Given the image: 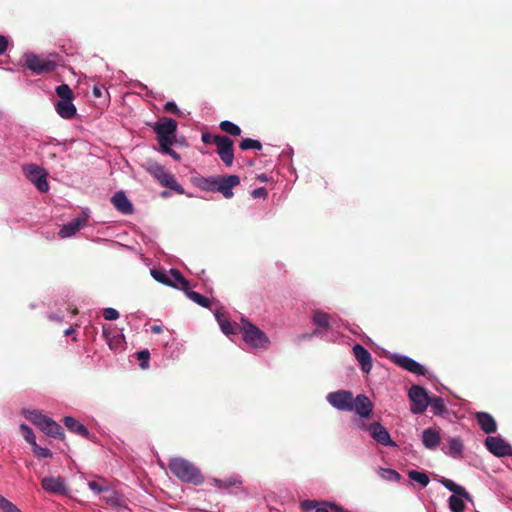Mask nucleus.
<instances>
[{"instance_id": "7c9ffc66", "label": "nucleus", "mask_w": 512, "mask_h": 512, "mask_svg": "<svg viewBox=\"0 0 512 512\" xmlns=\"http://www.w3.org/2000/svg\"><path fill=\"white\" fill-rule=\"evenodd\" d=\"M219 127L223 132L232 136H239L242 132L238 125L228 120L222 121Z\"/></svg>"}, {"instance_id": "bf43d9fd", "label": "nucleus", "mask_w": 512, "mask_h": 512, "mask_svg": "<svg viewBox=\"0 0 512 512\" xmlns=\"http://www.w3.org/2000/svg\"><path fill=\"white\" fill-rule=\"evenodd\" d=\"M258 180H260L261 182H266L268 180V177L266 174H261L258 176Z\"/></svg>"}, {"instance_id": "69168bd1", "label": "nucleus", "mask_w": 512, "mask_h": 512, "mask_svg": "<svg viewBox=\"0 0 512 512\" xmlns=\"http://www.w3.org/2000/svg\"><path fill=\"white\" fill-rule=\"evenodd\" d=\"M318 333H319V330H315V331L313 332V335H317Z\"/></svg>"}, {"instance_id": "c03bdc74", "label": "nucleus", "mask_w": 512, "mask_h": 512, "mask_svg": "<svg viewBox=\"0 0 512 512\" xmlns=\"http://www.w3.org/2000/svg\"><path fill=\"white\" fill-rule=\"evenodd\" d=\"M157 141L159 143L161 152H163L164 154L170 153V151L172 150L171 146L175 143V140H169V139H165V141L164 140H157Z\"/></svg>"}, {"instance_id": "c85d7f7f", "label": "nucleus", "mask_w": 512, "mask_h": 512, "mask_svg": "<svg viewBox=\"0 0 512 512\" xmlns=\"http://www.w3.org/2000/svg\"><path fill=\"white\" fill-rule=\"evenodd\" d=\"M431 407L432 412L435 415H442L446 411V406L441 397H432L429 398V405Z\"/></svg>"}, {"instance_id": "cd10ccee", "label": "nucleus", "mask_w": 512, "mask_h": 512, "mask_svg": "<svg viewBox=\"0 0 512 512\" xmlns=\"http://www.w3.org/2000/svg\"><path fill=\"white\" fill-rule=\"evenodd\" d=\"M185 293L190 300L197 303L201 307H204V308L210 307V304H211L210 300L207 297L201 295L200 293L191 291L190 289L185 291Z\"/></svg>"}, {"instance_id": "e2e57ef3", "label": "nucleus", "mask_w": 512, "mask_h": 512, "mask_svg": "<svg viewBox=\"0 0 512 512\" xmlns=\"http://www.w3.org/2000/svg\"><path fill=\"white\" fill-rule=\"evenodd\" d=\"M72 314H73V315L78 314V309H77V308H74V309L72 310Z\"/></svg>"}, {"instance_id": "ddd939ff", "label": "nucleus", "mask_w": 512, "mask_h": 512, "mask_svg": "<svg viewBox=\"0 0 512 512\" xmlns=\"http://www.w3.org/2000/svg\"><path fill=\"white\" fill-rule=\"evenodd\" d=\"M42 488L48 492L58 495H66L68 489L63 477H44L41 481Z\"/></svg>"}, {"instance_id": "e433bc0d", "label": "nucleus", "mask_w": 512, "mask_h": 512, "mask_svg": "<svg viewBox=\"0 0 512 512\" xmlns=\"http://www.w3.org/2000/svg\"><path fill=\"white\" fill-rule=\"evenodd\" d=\"M218 322H219V325L221 327V330L223 331V333H225L226 335H229V334H235L236 333V328L235 326L228 320L226 319H222L219 315V313H216L215 314Z\"/></svg>"}, {"instance_id": "b1692460", "label": "nucleus", "mask_w": 512, "mask_h": 512, "mask_svg": "<svg viewBox=\"0 0 512 512\" xmlns=\"http://www.w3.org/2000/svg\"><path fill=\"white\" fill-rule=\"evenodd\" d=\"M41 430L48 436L55 439H64L62 427L51 418L45 423Z\"/></svg>"}, {"instance_id": "603ef678", "label": "nucleus", "mask_w": 512, "mask_h": 512, "mask_svg": "<svg viewBox=\"0 0 512 512\" xmlns=\"http://www.w3.org/2000/svg\"><path fill=\"white\" fill-rule=\"evenodd\" d=\"M301 507L304 510H311V509H314L316 507V502L312 501V500H305V501H303L301 503Z\"/></svg>"}, {"instance_id": "6e6552de", "label": "nucleus", "mask_w": 512, "mask_h": 512, "mask_svg": "<svg viewBox=\"0 0 512 512\" xmlns=\"http://www.w3.org/2000/svg\"><path fill=\"white\" fill-rule=\"evenodd\" d=\"M23 172L40 192L48 191L47 174L42 168L35 164H27L23 166Z\"/></svg>"}, {"instance_id": "0e129e2a", "label": "nucleus", "mask_w": 512, "mask_h": 512, "mask_svg": "<svg viewBox=\"0 0 512 512\" xmlns=\"http://www.w3.org/2000/svg\"><path fill=\"white\" fill-rule=\"evenodd\" d=\"M167 195H168V193H167V192H162V196H163V197H166Z\"/></svg>"}, {"instance_id": "f3484780", "label": "nucleus", "mask_w": 512, "mask_h": 512, "mask_svg": "<svg viewBox=\"0 0 512 512\" xmlns=\"http://www.w3.org/2000/svg\"><path fill=\"white\" fill-rule=\"evenodd\" d=\"M353 353L357 361L360 363L362 371L369 373L372 369V356L370 352L361 344H356L353 347Z\"/></svg>"}, {"instance_id": "0eeeda50", "label": "nucleus", "mask_w": 512, "mask_h": 512, "mask_svg": "<svg viewBox=\"0 0 512 512\" xmlns=\"http://www.w3.org/2000/svg\"><path fill=\"white\" fill-rule=\"evenodd\" d=\"M213 144L217 146V154L225 166L230 167L234 161L233 140L227 136L216 135Z\"/></svg>"}, {"instance_id": "393cba45", "label": "nucleus", "mask_w": 512, "mask_h": 512, "mask_svg": "<svg viewBox=\"0 0 512 512\" xmlns=\"http://www.w3.org/2000/svg\"><path fill=\"white\" fill-rule=\"evenodd\" d=\"M330 319L331 316L321 310H314L312 315V323L321 329H329L330 328Z\"/></svg>"}, {"instance_id": "4be33fe9", "label": "nucleus", "mask_w": 512, "mask_h": 512, "mask_svg": "<svg viewBox=\"0 0 512 512\" xmlns=\"http://www.w3.org/2000/svg\"><path fill=\"white\" fill-rule=\"evenodd\" d=\"M64 425L66 426V428L77 434V435H80L84 438H88L89 437V431L88 429L83 425L81 424L78 420H76L75 418L71 417V416H66L64 418Z\"/></svg>"}, {"instance_id": "423d86ee", "label": "nucleus", "mask_w": 512, "mask_h": 512, "mask_svg": "<svg viewBox=\"0 0 512 512\" xmlns=\"http://www.w3.org/2000/svg\"><path fill=\"white\" fill-rule=\"evenodd\" d=\"M24 59L26 67L38 75L53 72L57 67L54 61L41 58L33 53H26Z\"/></svg>"}, {"instance_id": "58836bf2", "label": "nucleus", "mask_w": 512, "mask_h": 512, "mask_svg": "<svg viewBox=\"0 0 512 512\" xmlns=\"http://www.w3.org/2000/svg\"><path fill=\"white\" fill-rule=\"evenodd\" d=\"M0 509H2L3 512H21L16 505L3 496H0Z\"/></svg>"}, {"instance_id": "7ed1b4c3", "label": "nucleus", "mask_w": 512, "mask_h": 512, "mask_svg": "<svg viewBox=\"0 0 512 512\" xmlns=\"http://www.w3.org/2000/svg\"><path fill=\"white\" fill-rule=\"evenodd\" d=\"M439 482L446 489L454 493L452 496L449 497L448 500L450 510L452 512H464L465 503L463 501V498L466 500H471V495L466 491V489L463 486L456 484L450 479L442 478L439 480Z\"/></svg>"}, {"instance_id": "4468645a", "label": "nucleus", "mask_w": 512, "mask_h": 512, "mask_svg": "<svg viewBox=\"0 0 512 512\" xmlns=\"http://www.w3.org/2000/svg\"><path fill=\"white\" fill-rule=\"evenodd\" d=\"M368 431L371 437L381 445L394 446L395 443L392 441L387 429L382 426L379 422H373L368 426Z\"/></svg>"}, {"instance_id": "bb28decb", "label": "nucleus", "mask_w": 512, "mask_h": 512, "mask_svg": "<svg viewBox=\"0 0 512 512\" xmlns=\"http://www.w3.org/2000/svg\"><path fill=\"white\" fill-rule=\"evenodd\" d=\"M25 417L31 421L33 424H35L39 429H42V427L45 425L46 422L49 421V417L43 415L38 410H31L24 412Z\"/></svg>"}, {"instance_id": "9d476101", "label": "nucleus", "mask_w": 512, "mask_h": 512, "mask_svg": "<svg viewBox=\"0 0 512 512\" xmlns=\"http://www.w3.org/2000/svg\"><path fill=\"white\" fill-rule=\"evenodd\" d=\"M327 401L341 411H353V394L347 390H338L327 395Z\"/></svg>"}, {"instance_id": "6e6d98bb", "label": "nucleus", "mask_w": 512, "mask_h": 512, "mask_svg": "<svg viewBox=\"0 0 512 512\" xmlns=\"http://www.w3.org/2000/svg\"><path fill=\"white\" fill-rule=\"evenodd\" d=\"M93 95L95 97H101L102 96V90L99 88V87H94L93 88Z\"/></svg>"}, {"instance_id": "1a4fd4ad", "label": "nucleus", "mask_w": 512, "mask_h": 512, "mask_svg": "<svg viewBox=\"0 0 512 512\" xmlns=\"http://www.w3.org/2000/svg\"><path fill=\"white\" fill-rule=\"evenodd\" d=\"M152 128L157 134V140H175L177 121L172 118L162 117L152 126Z\"/></svg>"}, {"instance_id": "f8f14e48", "label": "nucleus", "mask_w": 512, "mask_h": 512, "mask_svg": "<svg viewBox=\"0 0 512 512\" xmlns=\"http://www.w3.org/2000/svg\"><path fill=\"white\" fill-rule=\"evenodd\" d=\"M486 448L497 457L512 455V446L500 437L489 436L485 440Z\"/></svg>"}, {"instance_id": "ea45409f", "label": "nucleus", "mask_w": 512, "mask_h": 512, "mask_svg": "<svg viewBox=\"0 0 512 512\" xmlns=\"http://www.w3.org/2000/svg\"><path fill=\"white\" fill-rule=\"evenodd\" d=\"M136 358L140 361V367L142 369L149 367L150 352L147 349L137 352Z\"/></svg>"}, {"instance_id": "a878e982", "label": "nucleus", "mask_w": 512, "mask_h": 512, "mask_svg": "<svg viewBox=\"0 0 512 512\" xmlns=\"http://www.w3.org/2000/svg\"><path fill=\"white\" fill-rule=\"evenodd\" d=\"M170 277L173 282V284L170 285L171 287L181 289L184 292L190 289V283L183 277L179 270L171 269Z\"/></svg>"}, {"instance_id": "72a5a7b5", "label": "nucleus", "mask_w": 512, "mask_h": 512, "mask_svg": "<svg viewBox=\"0 0 512 512\" xmlns=\"http://www.w3.org/2000/svg\"><path fill=\"white\" fill-rule=\"evenodd\" d=\"M151 275L156 281L164 285L170 286L173 284L170 274L168 275L164 271L153 269L151 270Z\"/></svg>"}, {"instance_id": "9b49d317", "label": "nucleus", "mask_w": 512, "mask_h": 512, "mask_svg": "<svg viewBox=\"0 0 512 512\" xmlns=\"http://www.w3.org/2000/svg\"><path fill=\"white\" fill-rule=\"evenodd\" d=\"M209 182L217 184L216 191L229 199L233 196L232 189L240 184V178L237 175L214 176Z\"/></svg>"}, {"instance_id": "864d4df0", "label": "nucleus", "mask_w": 512, "mask_h": 512, "mask_svg": "<svg viewBox=\"0 0 512 512\" xmlns=\"http://www.w3.org/2000/svg\"><path fill=\"white\" fill-rule=\"evenodd\" d=\"M167 155L171 156L176 161H180V159H181L180 154L177 153L176 151H174L173 149Z\"/></svg>"}, {"instance_id": "5fc2aeb1", "label": "nucleus", "mask_w": 512, "mask_h": 512, "mask_svg": "<svg viewBox=\"0 0 512 512\" xmlns=\"http://www.w3.org/2000/svg\"><path fill=\"white\" fill-rule=\"evenodd\" d=\"M163 331L162 327L160 325H153L151 326V332L154 334H159Z\"/></svg>"}, {"instance_id": "4d7b16f0", "label": "nucleus", "mask_w": 512, "mask_h": 512, "mask_svg": "<svg viewBox=\"0 0 512 512\" xmlns=\"http://www.w3.org/2000/svg\"><path fill=\"white\" fill-rule=\"evenodd\" d=\"M331 509L334 511V512H347L345 511L342 507L338 506V505H335V504H332L331 505Z\"/></svg>"}, {"instance_id": "13d9d810", "label": "nucleus", "mask_w": 512, "mask_h": 512, "mask_svg": "<svg viewBox=\"0 0 512 512\" xmlns=\"http://www.w3.org/2000/svg\"><path fill=\"white\" fill-rule=\"evenodd\" d=\"M49 318L53 321H58V322L62 321V317L54 315V314L49 315Z\"/></svg>"}, {"instance_id": "37998d69", "label": "nucleus", "mask_w": 512, "mask_h": 512, "mask_svg": "<svg viewBox=\"0 0 512 512\" xmlns=\"http://www.w3.org/2000/svg\"><path fill=\"white\" fill-rule=\"evenodd\" d=\"M103 317L105 320L113 321L119 318V312L114 308H105L103 311Z\"/></svg>"}, {"instance_id": "de8ad7c7", "label": "nucleus", "mask_w": 512, "mask_h": 512, "mask_svg": "<svg viewBox=\"0 0 512 512\" xmlns=\"http://www.w3.org/2000/svg\"><path fill=\"white\" fill-rule=\"evenodd\" d=\"M88 486L96 494H100L101 492H103L105 490V487H103L100 483H98L96 481H90L88 483Z\"/></svg>"}, {"instance_id": "79ce46f5", "label": "nucleus", "mask_w": 512, "mask_h": 512, "mask_svg": "<svg viewBox=\"0 0 512 512\" xmlns=\"http://www.w3.org/2000/svg\"><path fill=\"white\" fill-rule=\"evenodd\" d=\"M215 483H216V485L219 488H227V487H230V486L239 485V484H241V481L238 478L232 477V478H229L227 480H218V479H216Z\"/></svg>"}, {"instance_id": "c756f323", "label": "nucleus", "mask_w": 512, "mask_h": 512, "mask_svg": "<svg viewBox=\"0 0 512 512\" xmlns=\"http://www.w3.org/2000/svg\"><path fill=\"white\" fill-rule=\"evenodd\" d=\"M449 451L448 454H450L453 457H461L462 451H463V443L460 440V438H451L448 443Z\"/></svg>"}, {"instance_id": "f03ea898", "label": "nucleus", "mask_w": 512, "mask_h": 512, "mask_svg": "<svg viewBox=\"0 0 512 512\" xmlns=\"http://www.w3.org/2000/svg\"><path fill=\"white\" fill-rule=\"evenodd\" d=\"M240 331L243 334V340L246 344L253 348H267L269 339L266 334L261 331L257 326L242 318L239 325Z\"/></svg>"}, {"instance_id": "49530a36", "label": "nucleus", "mask_w": 512, "mask_h": 512, "mask_svg": "<svg viewBox=\"0 0 512 512\" xmlns=\"http://www.w3.org/2000/svg\"><path fill=\"white\" fill-rule=\"evenodd\" d=\"M209 180H212V177L210 178H203L202 184L200 185L202 189L204 190H210V191H216L217 184H212L209 182Z\"/></svg>"}, {"instance_id": "3c124183", "label": "nucleus", "mask_w": 512, "mask_h": 512, "mask_svg": "<svg viewBox=\"0 0 512 512\" xmlns=\"http://www.w3.org/2000/svg\"><path fill=\"white\" fill-rule=\"evenodd\" d=\"M8 47V40L5 36L0 35V55L4 54Z\"/></svg>"}, {"instance_id": "09e8293b", "label": "nucleus", "mask_w": 512, "mask_h": 512, "mask_svg": "<svg viewBox=\"0 0 512 512\" xmlns=\"http://www.w3.org/2000/svg\"><path fill=\"white\" fill-rule=\"evenodd\" d=\"M267 194H268V192H267L266 188H264V187H260V188H257L252 191V196L254 198H259V197L265 198L267 196Z\"/></svg>"}, {"instance_id": "2eb2a0df", "label": "nucleus", "mask_w": 512, "mask_h": 512, "mask_svg": "<svg viewBox=\"0 0 512 512\" xmlns=\"http://www.w3.org/2000/svg\"><path fill=\"white\" fill-rule=\"evenodd\" d=\"M393 361L395 364H397L399 367L417 374V375H424L426 370L425 368L420 365L418 362H416L414 359L405 356V355H395L393 358Z\"/></svg>"}, {"instance_id": "20e7f679", "label": "nucleus", "mask_w": 512, "mask_h": 512, "mask_svg": "<svg viewBox=\"0 0 512 512\" xmlns=\"http://www.w3.org/2000/svg\"><path fill=\"white\" fill-rule=\"evenodd\" d=\"M148 172L163 186L175 191L178 194H184V188L177 182L175 176L164 166L153 163L149 166Z\"/></svg>"}, {"instance_id": "5701e85b", "label": "nucleus", "mask_w": 512, "mask_h": 512, "mask_svg": "<svg viewBox=\"0 0 512 512\" xmlns=\"http://www.w3.org/2000/svg\"><path fill=\"white\" fill-rule=\"evenodd\" d=\"M422 442L426 448L435 449L440 443V435L436 430L427 428L423 431Z\"/></svg>"}, {"instance_id": "aec40b11", "label": "nucleus", "mask_w": 512, "mask_h": 512, "mask_svg": "<svg viewBox=\"0 0 512 512\" xmlns=\"http://www.w3.org/2000/svg\"><path fill=\"white\" fill-rule=\"evenodd\" d=\"M73 100H59L55 104V108L60 117L64 119H72L76 115V107L72 103Z\"/></svg>"}, {"instance_id": "052dcab7", "label": "nucleus", "mask_w": 512, "mask_h": 512, "mask_svg": "<svg viewBox=\"0 0 512 512\" xmlns=\"http://www.w3.org/2000/svg\"><path fill=\"white\" fill-rule=\"evenodd\" d=\"M75 330L73 328H69L67 330H65L64 334L65 336H69L71 335Z\"/></svg>"}, {"instance_id": "8fccbe9b", "label": "nucleus", "mask_w": 512, "mask_h": 512, "mask_svg": "<svg viewBox=\"0 0 512 512\" xmlns=\"http://www.w3.org/2000/svg\"><path fill=\"white\" fill-rule=\"evenodd\" d=\"M216 135H212L211 133L209 132H204L202 133V136H201V140L205 143V144H212L213 143V138L215 137Z\"/></svg>"}, {"instance_id": "f704fd0d", "label": "nucleus", "mask_w": 512, "mask_h": 512, "mask_svg": "<svg viewBox=\"0 0 512 512\" xmlns=\"http://www.w3.org/2000/svg\"><path fill=\"white\" fill-rule=\"evenodd\" d=\"M379 475L381 476V478L393 482H397L401 478L400 474L397 471L389 468H380Z\"/></svg>"}, {"instance_id": "6ab92c4d", "label": "nucleus", "mask_w": 512, "mask_h": 512, "mask_svg": "<svg viewBox=\"0 0 512 512\" xmlns=\"http://www.w3.org/2000/svg\"><path fill=\"white\" fill-rule=\"evenodd\" d=\"M476 419L480 428L487 434L495 433L497 430V424L495 419L487 412H478Z\"/></svg>"}, {"instance_id": "c9c22d12", "label": "nucleus", "mask_w": 512, "mask_h": 512, "mask_svg": "<svg viewBox=\"0 0 512 512\" xmlns=\"http://www.w3.org/2000/svg\"><path fill=\"white\" fill-rule=\"evenodd\" d=\"M239 147L242 150H248V149L261 150L262 144L258 140L251 139V138H244L241 140Z\"/></svg>"}, {"instance_id": "dca6fc26", "label": "nucleus", "mask_w": 512, "mask_h": 512, "mask_svg": "<svg viewBox=\"0 0 512 512\" xmlns=\"http://www.w3.org/2000/svg\"><path fill=\"white\" fill-rule=\"evenodd\" d=\"M353 410L360 417L367 418L372 413L373 405L366 395L359 394L356 398H353Z\"/></svg>"}, {"instance_id": "2f4dec72", "label": "nucleus", "mask_w": 512, "mask_h": 512, "mask_svg": "<svg viewBox=\"0 0 512 512\" xmlns=\"http://www.w3.org/2000/svg\"><path fill=\"white\" fill-rule=\"evenodd\" d=\"M408 476L412 481L419 483L422 487H426L430 481L426 473L417 470H410Z\"/></svg>"}, {"instance_id": "a19ab883", "label": "nucleus", "mask_w": 512, "mask_h": 512, "mask_svg": "<svg viewBox=\"0 0 512 512\" xmlns=\"http://www.w3.org/2000/svg\"><path fill=\"white\" fill-rule=\"evenodd\" d=\"M33 453L39 458H50L52 457V452L47 449L39 446L37 443L32 446Z\"/></svg>"}, {"instance_id": "412c9836", "label": "nucleus", "mask_w": 512, "mask_h": 512, "mask_svg": "<svg viewBox=\"0 0 512 512\" xmlns=\"http://www.w3.org/2000/svg\"><path fill=\"white\" fill-rule=\"evenodd\" d=\"M86 219L85 218H75L71 222L65 224L62 226V228L59 231V236L61 238H67L72 235H74L76 232H78L81 227L85 224Z\"/></svg>"}, {"instance_id": "39448f33", "label": "nucleus", "mask_w": 512, "mask_h": 512, "mask_svg": "<svg viewBox=\"0 0 512 512\" xmlns=\"http://www.w3.org/2000/svg\"><path fill=\"white\" fill-rule=\"evenodd\" d=\"M410 411L414 414H422L429 405V396L427 391L418 385H413L409 389Z\"/></svg>"}, {"instance_id": "4c0bfd02", "label": "nucleus", "mask_w": 512, "mask_h": 512, "mask_svg": "<svg viewBox=\"0 0 512 512\" xmlns=\"http://www.w3.org/2000/svg\"><path fill=\"white\" fill-rule=\"evenodd\" d=\"M20 430L22 432V435L24 437V439L31 445H35L36 444V437L32 431V429L26 425V424H21L20 425Z\"/></svg>"}, {"instance_id": "680f3d73", "label": "nucleus", "mask_w": 512, "mask_h": 512, "mask_svg": "<svg viewBox=\"0 0 512 512\" xmlns=\"http://www.w3.org/2000/svg\"><path fill=\"white\" fill-rule=\"evenodd\" d=\"M315 512H329L326 508H317Z\"/></svg>"}, {"instance_id": "a18cd8bd", "label": "nucleus", "mask_w": 512, "mask_h": 512, "mask_svg": "<svg viewBox=\"0 0 512 512\" xmlns=\"http://www.w3.org/2000/svg\"><path fill=\"white\" fill-rule=\"evenodd\" d=\"M164 111L175 114L177 116H180L182 114L179 108L177 107L176 103L173 101H169L164 105Z\"/></svg>"}, {"instance_id": "473e14b6", "label": "nucleus", "mask_w": 512, "mask_h": 512, "mask_svg": "<svg viewBox=\"0 0 512 512\" xmlns=\"http://www.w3.org/2000/svg\"><path fill=\"white\" fill-rule=\"evenodd\" d=\"M56 94L60 100H73L74 93L68 84H61L56 87Z\"/></svg>"}, {"instance_id": "f257e3e1", "label": "nucleus", "mask_w": 512, "mask_h": 512, "mask_svg": "<svg viewBox=\"0 0 512 512\" xmlns=\"http://www.w3.org/2000/svg\"><path fill=\"white\" fill-rule=\"evenodd\" d=\"M168 468L170 472L182 482L199 485L204 481L200 469L185 458H172L169 461Z\"/></svg>"}, {"instance_id": "a211bd4d", "label": "nucleus", "mask_w": 512, "mask_h": 512, "mask_svg": "<svg viewBox=\"0 0 512 512\" xmlns=\"http://www.w3.org/2000/svg\"><path fill=\"white\" fill-rule=\"evenodd\" d=\"M111 202L114 207L121 213L129 215L134 211L133 205L130 200L127 198L123 191L116 192L112 198Z\"/></svg>"}]
</instances>
